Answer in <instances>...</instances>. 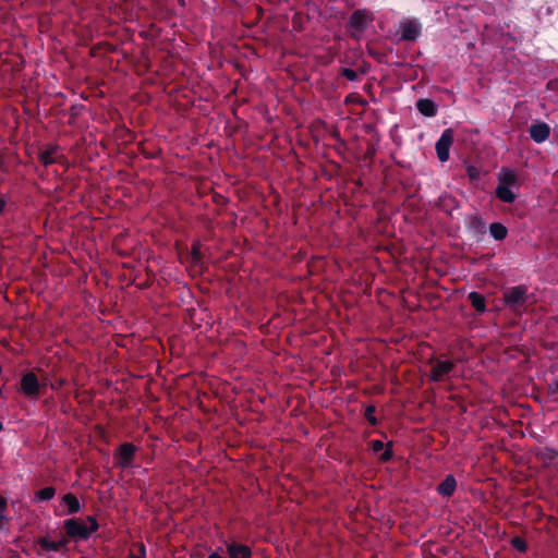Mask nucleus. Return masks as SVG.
I'll use <instances>...</instances> for the list:
<instances>
[{
  "label": "nucleus",
  "mask_w": 558,
  "mask_h": 558,
  "mask_svg": "<svg viewBox=\"0 0 558 558\" xmlns=\"http://www.w3.org/2000/svg\"><path fill=\"white\" fill-rule=\"evenodd\" d=\"M416 109L424 117L433 118L437 114L436 104L428 98H421L416 101Z\"/></svg>",
  "instance_id": "2eb2a0df"
},
{
  "label": "nucleus",
  "mask_w": 558,
  "mask_h": 558,
  "mask_svg": "<svg viewBox=\"0 0 558 558\" xmlns=\"http://www.w3.org/2000/svg\"><path fill=\"white\" fill-rule=\"evenodd\" d=\"M362 72H342V74L350 81L359 80V76Z\"/></svg>",
  "instance_id": "cd10ccee"
},
{
  "label": "nucleus",
  "mask_w": 558,
  "mask_h": 558,
  "mask_svg": "<svg viewBox=\"0 0 558 558\" xmlns=\"http://www.w3.org/2000/svg\"><path fill=\"white\" fill-rule=\"evenodd\" d=\"M10 521L8 514V499L0 495V531L4 530L5 524Z\"/></svg>",
  "instance_id": "412c9836"
},
{
  "label": "nucleus",
  "mask_w": 558,
  "mask_h": 558,
  "mask_svg": "<svg viewBox=\"0 0 558 558\" xmlns=\"http://www.w3.org/2000/svg\"><path fill=\"white\" fill-rule=\"evenodd\" d=\"M452 143L453 131L451 129H446L435 145L436 155L441 162H446L449 159V151Z\"/></svg>",
  "instance_id": "0eeeda50"
},
{
  "label": "nucleus",
  "mask_w": 558,
  "mask_h": 558,
  "mask_svg": "<svg viewBox=\"0 0 558 558\" xmlns=\"http://www.w3.org/2000/svg\"><path fill=\"white\" fill-rule=\"evenodd\" d=\"M7 205V199L3 196H0V215L4 213Z\"/></svg>",
  "instance_id": "c85d7f7f"
},
{
  "label": "nucleus",
  "mask_w": 558,
  "mask_h": 558,
  "mask_svg": "<svg viewBox=\"0 0 558 558\" xmlns=\"http://www.w3.org/2000/svg\"><path fill=\"white\" fill-rule=\"evenodd\" d=\"M191 259L194 265H198L202 263L203 254L201 252V244L198 242L192 244Z\"/></svg>",
  "instance_id": "b1692460"
},
{
  "label": "nucleus",
  "mask_w": 558,
  "mask_h": 558,
  "mask_svg": "<svg viewBox=\"0 0 558 558\" xmlns=\"http://www.w3.org/2000/svg\"><path fill=\"white\" fill-rule=\"evenodd\" d=\"M502 301L511 312L520 313L527 301V287L519 284L507 288L502 293Z\"/></svg>",
  "instance_id": "7ed1b4c3"
},
{
  "label": "nucleus",
  "mask_w": 558,
  "mask_h": 558,
  "mask_svg": "<svg viewBox=\"0 0 558 558\" xmlns=\"http://www.w3.org/2000/svg\"><path fill=\"white\" fill-rule=\"evenodd\" d=\"M457 488V480L452 474H449L445 480L437 486V493L446 498L453 495Z\"/></svg>",
  "instance_id": "4468645a"
},
{
  "label": "nucleus",
  "mask_w": 558,
  "mask_h": 558,
  "mask_svg": "<svg viewBox=\"0 0 558 558\" xmlns=\"http://www.w3.org/2000/svg\"><path fill=\"white\" fill-rule=\"evenodd\" d=\"M229 558H252L253 553L250 546L236 542L226 544Z\"/></svg>",
  "instance_id": "9d476101"
},
{
  "label": "nucleus",
  "mask_w": 558,
  "mask_h": 558,
  "mask_svg": "<svg viewBox=\"0 0 558 558\" xmlns=\"http://www.w3.org/2000/svg\"><path fill=\"white\" fill-rule=\"evenodd\" d=\"M375 412L376 407L374 404H369L365 408L364 416L372 426H377L379 424V421L374 415Z\"/></svg>",
  "instance_id": "5701e85b"
},
{
  "label": "nucleus",
  "mask_w": 558,
  "mask_h": 558,
  "mask_svg": "<svg viewBox=\"0 0 558 558\" xmlns=\"http://www.w3.org/2000/svg\"><path fill=\"white\" fill-rule=\"evenodd\" d=\"M433 363L429 380L433 383H439L444 380L454 368V363L452 361L446 360H430Z\"/></svg>",
  "instance_id": "423d86ee"
},
{
  "label": "nucleus",
  "mask_w": 558,
  "mask_h": 558,
  "mask_svg": "<svg viewBox=\"0 0 558 558\" xmlns=\"http://www.w3.org/2000/svg\"><path fill=\"white\" fill-rule=\"evenodd\" d=\"M3 429V424L0 423V432Z\"/></svg>",
  "instance_id": "2f4dec72"
},
{
  "label": "nucleus",
  "mask_w": 558,
  "mask_h": 558,
  "mask_svg": "<svg viewBox=\"0 0 558 558\" xmlns=\"http://www.w3.org/2000/svg\"><path fill=\"white\" fill-rule=\"evenodd\" d=\"M57 153V146L50 145L47 149L39 151L38 159L45 167H48L56 162L54 154Z\"/></svg>",
  "instance_id": "aec40b11"
},
{
  "label": "nucleus",
  "mask_w": 558,
  "mask_h": 558,
  "mask_svg": "<svg viewBox=\"0 0 558 558\" xmlns=\"http://www.w3.org/2000/svg\"><path fill=\"white\" fill-rule=\"evenodd\" d=\"M340 70L347 71V70H350V69L342 66V68H340Z\"/></svg>",
  "instance_id": "7c9ffc66"
},
{
  "label": "nucleus",
  "mask_w": 558,
  "mask_h": 558,
  "mask_svg": "<svg viewBox=\"0 0 558 558\" xmlns=\"http://www.w3.org/2000/svg\"><path fill=\"white\" fill-rule=\"evenodd\" d=\"M21 390L29 398L39 396L40 385L37 376L33 372H28L22 376Z\"/></svg>",
  "instance_id": "6e6552de"
},
{
  "label": "nucleus",
  "mask_w": 558,
  "mask_h": 558,
  "mask_svg": "<svg viewBox=\"0 0 558 558\" xmlns=\"http://www.w3.org/2000/svg\"><path fill=\"white\" fill-rule=\"evenodd\" d=\"M137 554H130V558H146V547L143 543L136 544Z\"/></svg>",
  "instance_id": "a878e982"
},
{
  "label": "nucleus",
  "mask_w": 558,
  "mask_h": 558,
  "mask_svg": "<svg viewBox=\"0 0 558 558\" xmlns=\"http://www.w3.org/2000/svg\"><path fill=\"white\" fill-rule=\"evenodd\" d=\"M61 502L66 507L64 514H75L81 510V502L72 493L64 494L61 498Z\"/></svg>",
  "instance_id": "dca6fc26"
},
{
  "label": "nucleus",
  "mask_w": 558,
  "mask_h": 558,
  "mask_svg": "<svg viewBox=\"0 0 558 558\" xmlns=\"http://www.w3.org/2000/svg\"><path fill=\"white\" fill-rule=\"evenodd\" d=\"M422 24L417 19L403 17L399 23L398 35L401 41H415L422 34Z\"/></svg>",
  "instance_id": "20e7f679"
},
{
  "label": "nucleus",
  "mask_w": 558,
  "mask_h": 558,
  "mask_svg": "<svg viewBox=\"0 0 558 558\" xmlns=\"http://www.w3.org/2000/svg\"><path fill=\"white\" fill-rule=\"evenodd\" d=\"M374 21V15L366 9L354 10L348 21L349 34L359 40L368 25Z\"/></svg>",
  "instance_id": "f03ea898"
},
{
  "label": "nucleus",
  "mask_w": 558,
  "mask_h": 558,
  "mask_svg": "<svg viewBox=\"0 0 558 558\" xmlns=\"http://www.w3.org/2000/svg\"><path fill=\"white\" fill-rule=\"evenodd\" d=\"M511 189V186L498 184L495 190V195L500 202L511 204L517 199V194Z\"/></svg>",
  "instance_id": "f3484780"
},
{
  "label": "nucleus",
  "mask_w": 558,
  "mask_h": 558,
  "mask_svg": "<svg viewBox=\"0 0 558 558\" xmlns=\"http://www.w3.org/2000/svg\"><path fill=\"white\" fill-rule=\"evenodd\" d=\"M466 173L470 180H478L481 175L480 170L474 166H469L466 168Z\"/></svg>",
  "instance_id": "bb28decb"
},
{
  "label": "nucleus",
  "mask_w": 558,
  "mask_h": 558,
  "mask_svg": "<svg viewBox=\"0 0 558 558\" xmlns=\"http://www.w3.org/2000/svg\"><path fill=\"white\" fill-rule=\"evenodd\" d=\"M498 184L504 186H511V187H518L519 186V178L518 174L514 172V170L502 167L498 174Z\"/></svg>",
  "instance_id": "f8f14e48"
},
{
  "label": "nucleus",
  "mask_w": 558,
  "mask_h": 558,
  "mask_svg": "<svg viewBox=\"0 0 558 558\" xmlns=\"http://www.w3.org/2000/svg\"><path fill=\"white\" fill-rule=\"evenodd\" d=\"M465 226L477 238L483 236L487 231L485 220L478 215L469 216Z\"/></svg>",
  "instance_id": "9b49d317"
},
{
  "label": "nucleus",
  "mask_w": 558,
  "mask_h": 558,
  "mask_svg": "<svg viewBox=\"0 0 558 558\" xmlns=\"http://www.w3.org/2000/svg\"><path fill=\"white\" fill-rule=\"evenodd\" d=\"M87 525L84 521L77 518H71L63 522L65 536L59 541H50L48 537H40L37 544L46 551H60L68 546L69 538L87 539L93 533L99 529V524L95 517L88 515Z\"/></svg>",
  "instance_id": "f257e3e1"
},
{
  "label": "nucleus",
  "mask_w": 558,
  "mask_h": 558,
  "mask_svg": "<svg viewBox=\"0 0 558 558\" xmlns=\"http://www.w3.org/2000/svg\"><path fill=\"white\" fill-rule=\"evenodd\" d=\"M529 134L535 143H544L550 136V126L546 122L535 120L529 126Z\"/></svg>",
  "instance_id": "1a4fd4ad"
},
{
  "label": "nucleus",
  "mask_w": 558,
  "mask_h": 558,
  "mask_svg": "<svg viewBox=\"0 0 558 558\" xmlns=\"http://www.w3.org/2000/svg\"><path fill=\"white\" fill-rule=\"evenodd\" d=\"M364 89H372V85L366 84V85L364 86Z\"/></svg>",
  "instance_id": "c756f323"
},
{
  "label": "nucleus",
  "mask_w": 558,
  "mask_h": 558,
  "mask_svg": "<svg viewBox=\"0 0 558 558\" xmlns=\"http://www.w3.org/2000/svg\"><path fill=\"white\" fill-rule=\"evenodd\" d=\"M137 448L132 442H123L114 454L116 465L126 469L132 465Z\"/></svg>",
  "instance_id": "39448f33"
},
{
  "label": "nucleus",
  "mask_w": 558,
  "mask_h": 558,
  "mask_svg": "<svg viewBox=\"0 0 558 558\" xmlns=\"http://www.w3.org/2000/svg\"><path fill=\"white\" fill-rule=\"evenodd\" d=\"M369 446H371V449L377 453V452H380V456H379V460L381 462H388L392 459L393 457V451H392V444L389 442L387 446L381 441V440H372L369 442Z\"/></svg>",
  "instance_id": "ddd939ff"
},
{
  "label": "nucleus",
  "mask_w": 558,
  "mask_h": 558,
  "mask_svg": "<svg viewBox=\"0 0 558 558\" xmlns=\"http://www.w3.org/2000/svg\"><path fill=\"white\" fill-rule=\"evenodd\" d=\"M469 301L473 308L478 313L483 314L486 312V300L485 296L476 291H472L468 295Z\"/></svg>",
  "instance_id": "a211bd4d"
},
{
  "label": "nucleus",
  "mask_w": 558,
  "mask_h": 558,
  "mask_svg": "<svg viewBox=\"0 0 558 558\" xmlns=\"http://www.w3.org/2000/svg\"><path fill=\"white\" fill-rule=\"evenodd\" d=\"M510 544L520 553H525L527 550V544L525 539L520 536H514L513 538H511Z\"/></svg>",
  "instance_id": "393cba45"
},
{
  "label": "nucleus",
  "mask_w": 558,
  "mask_h": 558,
  "mask_svg": "<svg viewBox=\"0 0 558 558\" xmlns=\"http://www.w3.org/2000/svg\"><path fill=\"white\" fill-rule=\"evenodd\" d=\"M489 234L496 241H504L508 235V229L501 222H493L489 225Z\"/></svg>",
  "instance_id": "6ab92c4d"
},
{
  "label": "nucleus",
  "mask_w": 558,
  "mask_h": 558,
  "mask_svg": "<svg viewBox=\"0 0 558 558\" xmlns=\"http://www.w3.org/2000/svg\"><path fill=\"white\" fill-rule=\"evenodd\" d=\"M56 495V488L52 486H47L36 493V498L39 501H48L52 499Z\"/></svg>",
  "instance_id": "4be33fe9"
}]
</instances>
